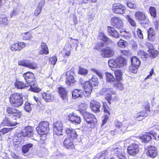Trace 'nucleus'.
<instances>
[{
    "label": "nucleus",
    "mask_w": 159,
    "mask_h": 159,
    "mask_svg": "<svg viewBox=\"0 0 159 159\" xmlns=\"http://www.w3.org/2000/svg\"><path fill=\"white\" fill-rule=\"evenodd\" d=\"M28 61L20 60L18 61V65L21 66H24L26 67Z\"/></svg>",
    "instance_id": "nucleus-58"
},
{
    "label": "nucleus",
    "mask_w": 159,
    "mask_h": 159,
    "mask_svg": "<svg viewBox=\"0 0 159 159\" xmlns=\"http://www.w3.org/2000/svg\"><path fill=\"white\" fill-rule=\"evenodd\" d=\"M21 113L16 109V111H14L12 115L16 118H19L21 116Z\"/></svg>",
    "instance_id": "nucleus-56"
},
{
    "label": "nucleus",
    "mask_w": 159,
    "mask_h": 159,
    "mask_svg": "<svg viewBox=\"0 0 159 159\" xmlns=\"http://www.w3.org/2000/svg\"><path fill=\"white\" fill-rule=\"evenodd\" d=\"M11 104L15 107H19L23 104V101L22 95L19 93L12 94L10 98Z\"/></svg>",
    "instance_id": "nucleus-2"
},
{
    "label": "nucleus",
    "mask_w": 159,
    "mask_h": 159,
    "mask_svg": "<svg viewBox=\"0 0 159 159\" xmlns=\"http://www.w3.org/2000/svg\"><path fill=\"white\" fill-rule=\"evenodd\" d=\"M147 155L152 158L155 157L158 154L156 148L152 146H149L146 148Z\"/></svg>",
    "instance_id": "nucleus-13"
},
{
    "label": "nucleus",
    "mask_w": 159,
    "mask_h": 159,
    "mask_svg": "<svg viewBox=\"0 0 159 159\" xmlns=\"http://www.w3.org/2000/svg\"><path fill=\"white\" fill-rule=\"evenodd\" d=\"M90 70L96 74L100 78H102L103 74L101 70L94 68H92L90 69Z\"/></svg>",
    "instance_id": "nucleus-34"
},
{
    "label": "nucleus",
    "mask_w": 159,
    "mask_h": 159,
    "mask_svg": "<svg viewBox=\"0 0 159 159\" xmlns=\"http://www.w3.org/2000/svg\"><path fill=\"white\" fill-rule=\"evenodd\" d=\"M83 94L84 92L82 90L75 89L72 93V97L73 99H76L82 97Z\"/></svg>",
    "instance_id": "nucleus-24"
},
{
    "label": "nucleus",
    "mask_w": 159,
    "mask_h": 159,
    "mask_svg": "<svg viewBox=\"0 0 159 159\" xmlns=\"http://www.w3.org/2000/svg\"><path fill=\"white\" fill-rule=\"evenodd\" d=\"M98 38L99 39L104 42L108 41L110 40L107 37L104 33L102 32L99 33Z\"/></svg>",
    "instance_id": "nucleus-42"
},
{
    "label": "nucleus",
    "mask_w": 159,
    "mask_h": 159,
    "mask_svg": "<svg viewBox=\"0 0 159 159\" xmlns=\"http://www.w3.org/2000/svg\"><path fill=\"white\" fill-rule=\"evenodd\" d=\"M147 45L150 46L149 48V52H151L152 56L154 58L156 57L158 54V51L156 50H154L153 45L151 44L150 43H148Z\"/></svg>",
    "instance_id": "nucleus-33"
},
{
    "label": "nucleus",
    "mask_w": 159,
    "mask_h": 159,
    "mask_svg": "<svg viewBox=\"0 0 159 159\" xmlns=\"http://www.w3.org/2000/svg\"><path fill=\"white\" fill-rule=\"evenodd\" d=\"M66 132L68 136L70 137L71 139H75L77 138V135L75 129L72 128H67L66 129Z\"/></svg>",
    "instance_id": "nucleus-26"
},
{
    "label": "nucleus",
    "mask_w": 159,
    "mask_h": 159,
    "mask_svg": "<svg viewBox=\"0 0 159 159\" xmlns=\"http://www.w3.org/2000/svg\"><path fill=\"white\" fill-rule=\"evenodd\" d=\"M146 113L145 111H140L137 113L135 117L136 119H138V118L141 117L142 118L140 119H137L138 120H141L143 119V117L146 116Z\"/></svg>",
    "instance_id": "nucleus-47"
},
{
    "label": "nucleus",
    "mask_w": 159,
    "mask_h": 159,
    "mask_svg": "<svg viewBox=\"0 0 159 159\" xmlns=\"http://www.w3.org/2000/svg\"><path fill=\"white\" fill-rule=\"evenodd\" d=\"M23 133L16 134L13 138V140L14 142H20L22 139H23L24 136L23 135Z\"/></svg>",
    "instance_id": "nucleus-38"
},
{
    "label": "nucleus",
    "mask_w": 159,
    "mask_h": 159,
    "mask_svg": "<svg viewBox=\"0 0 159 159\" xmlns=\"http://www.w3.org/2000/svg\"><path fill=\"white\" fill-rule=\"evenodd\" d=\"M149 10L151 16L154 19L156 18L157 16V12L155 8L151 6L150 7Z\"/></svg>",
    "instance_id": "nucleus-45"
},
{
    "label": "nucleus",
    "mask_w": 159,
    "mask_h": 159,
    "mask_svg": "<svg viewBox=\"0 0 159 159\" xmlns=\"http://www.w3.org/2000/svg\"><path fill=\"white\" fill-rule=\"evenodd\" d=\"M53 127L54 134L58 135H62L63 126L61 121H58L54 122Z\"/></svg>",
    "instance_id": "nucleus-8"
},
{
    "label": "nucleus",
    "mask_w": 159,
    "mask_h": 159,
    "mask_svg": "<svg viewBox=\"0 0 159 159\" xmlns=\"http://www.w3.org/2000/svg\"><path fill=\"white\" fill-rule=\"evenodd\" d=\"M126 42L122 39H120L117 42V45L118 47L124 48H125V43Z\"/></svg>",
    "instance_id": "nucleus-51"
},
{
    "label": "nucleus",
    "mask_w": 159,
    "mask_h": 159,
    "mask_svg": "<svg viewBox=\"0 0 159 159\" xmlns=\"http://www.w3.org/2000/svg\"><path fill=\"white\" fill-rule=\"evenodd\" d=\"M42 97L43 99L47 102H51L53 98L51 93L49 92L43 93Z\"/></svg>",
    "instance_id": "nucleus-28"
},
{
    "label": "nucleus",
    "mask_w": 159,
    "mask_h": 159,
    "mask_svg": "<svg viewBox=\"0 0 159 159\" xmlns=\"http://www.w3.org/2000/svg\"><path fill=\"white\" fill-rule=\"evenodd\" d=\"M12 128H4L2 129L1 131L0 132L3 134H5L12 129Z\"/></svg>",
    "instance_id": "nucleus-61"
},
{
    "label": "nucleus",
    "mask_w": 159,
    "mask_h": 159,
    "mask_svg": "<svg viewBox=\"0 0 159 159\" xmlns=\"http://www.w3.org/2000/svg\"><path fill=\"white\" fill-rule=\"evenodd\" d=\"M58 91L61 97L65 102L68 100V93L66 89L62 87H60L58 88Z\"/></svg>",
    "instance_id": "nucleus-18"
},
{
    "label": "nucleus",
    "mask_w": 159,
    "mask_h": 159,
    "mask_svg": "<svg viewBox=\"0 0 159 159\" xmlns=\"http://www.w3.org/2000/svg\"><path fill=\"white\" fill-rule=\"evenodd\" d=\"M26 67L35 70L38 68V65L36 62H30L28 61Z\"/></svg>",
    "instance_id": "nucleus-44"
},
{
    "label": "nucleus",
    "mask_w": 159,
    "mask_h": 159,
    "mask_svg": "<svg viewBox=\"0 0 159 159\" xmlns=\"http://www.w3.org/2000/svg\"><path fill=\"white\" fill-rule=\"evenodd\" d=\"M90 81H92V82L94 83H93V84L95 86H97L98 85V79L96 76H93V77L91 79Z\"/></svg>",
    "instance_id": "nucleus-52"
},
{
    "label": "nucleus",
    "mask_w": 159,
    "mask_h": 159,
    "mask_svg": "<svg viewBox=\"0 0 159 159\" xmlns=\"http://www.w3.org/2000/svg\"><path fill=\"white\" fill-rule=\"evenodd\" d=\"M106 76V80L107 82H112L115 81V78L113 75L109 73H105Z\"/></svg>",
    "instance_id": "nucleus-36"
},
{
    "label": "nucleus",
    "mask_w": 159,
    "mask_h": 159,
    "mask_svg": "<svg viewBox=\"0 0 159 159\" xmlns=\"http://www.w3.org/2000/svg\"><path fill=\"white\" fill-rule=\"evenodd\" d=\"M23 39L25 40H30L32 37L31 34L29 32L23 33L21 34Z\"/></svg>",
    "instance_id": "nucleus-40"
},
{
    "label": "nucleus",
    "mask_w": 159,
    "mask_h": 159,
    "mask_svg": "<svg viewBox=\"0 0 159 159\" xmlns=\"http://www.w3.org/2000/svg\"><path fill=\"white\" fill-rule=\"evenodd\" d=\"M116 126L122 132L126 131H128V128L130 126H132V123L128 122L127 121H124L122 122H117L116 124Z\"/></svg>",
    "instance_id": "nucleus-9"
},
{
    "label": "nucleus",
    "mask_w": 159,
    "mask_h": 159,
    "mask_svg": "<svg viewBox=\"0 0 159 159\" xmlns=\"http://www.w3.org/2000/svg\"><path fill=\"white\" fill-rule=\"evenodd\" d=\"M7 111L8 114L12 115L14 111H16V109L12 107H7Z\"/></svg>",
    "instance_id": "nucleus-55"
},
{
    "label": "nucleus",
    "mask_w": 159,
    "mask_h": 159,
    "mask_svg": "<svg viewBox=\"0 0 159 159\" xmlns=\"http://www.w3.org/2000/svg\"><path fill=\"white\" fill-rule=\"evenodd\" d=\"M34 80L32 79L31 81H28L26 82H27V84H28V86H30V89H31V88L33 87V86L35 85V82L33 81Z\"/></svg>",
    "instance_id": "nucleus-64"
},
{
    "label": "nucleus",
    "mask_w": 159,
    "mask_h": 159,
    "mask_svg": "<svg viewBox=\"0 0 159 159\" xmlns=\"http://www.w3.org/2000/svg\"><path fill=\"white\" fill-rule=\"evenodd\" d=\"M136 32L138 36L140 39H142L143 38V34L142 33V31L140 29H138Z\"/></svg>",
    "instance_id": "nucleus-62"
},
{
    "label": "nucleus",
    "mask_w": 159,
    "mask_h": 159,
    "mask_svg": "<svg viewBox=\"0 0 159 159\" xmlns=\"http://www.w3.org/2000/svg\"><path fill=\"white\" fill-rule=\"evenodd\" d=\"M31 104L28 102H25L24 104V109L27 112H30L31 110Z\"/></svg>",
    "instance_id": "nucleus-49"
},
{
    "label": "nucleus",
    "mask_w": 159,
    "mask_h": 159,
    "mask_svg": "<svg viewBox=\"0 0 159 159\" xmlns=\"http://www.w3.org/2000/svg\"><path fill=\"white\" fill-rule=\"evenodd\" d=\"M23 77H24L26 82L27 81H31L32 80H34V74L31 72H28L23 75Z\"/></svg>",
    "instance_id": "nucleus-30"
},
{
    "label": "nucleus",
    "mask_w": 159,
    "mask_h": 159,
    "mask_svg": "<svg viewBox=\"0 0 159 159\" xmlns=\"http://www.w3.org/2000/svg\"><path fill=\"white\" fill-rule=\"evenodd\" d=\"M15 87L19 89H23L25 87H27L28 85L24 84L23 82L20 81H16L15 83Z\"/></svg>",
    "instance_id": "nucleus-39"
},
{
    "label": "nucleus",
    "mask_w": 159,
    "mask_h": 159,
    "mask_svg": "<svg viewBox=\"0 0 159 159\" xmlns=\"http://www.w3.org/2000/svg\"><path fill=\"white\" fill-rule=\"evenodd\" d=\"M8 23V20L7 16L4 15L0 16V24H2L4 25H7Z\"/></svg>",
    "instance_id": "nucleus-37"
},
{
    "label": "nucleus",
    "mask_w": 159,
    "mask_h": 159,
    "mask_svg": "<svg viewBox=\"0 0 159 159\" xmlns=\"http://www.w3.org/2000/svg\"><path fill=\"white\" fill-rule=\"evenodd\" d=\"M41 49L39 51V53L40 55L43 54L47 55L49 53L48 48L46 44L44 43H42L41 44Z\"/></svg>",
    "instance_id": "nucleus-27"
},
{
    "label": "nucleus",
    "mask_w": 159,
    "mask_h": 159,
    "mask_svg": "<svg viewBox=\"0 0 159 159\" xmlns=\"http://www.w3.org/2000/svg\"><path fill=\"white\" fill-rule=\"evenodd\" d=\"M70 54V50H66L65 48L63 49V52L62 55L64 57H66V56L68 57Z\"/></svg>",
    "instance_id": "nucleus-59"
},
{
    "label": "nucleus",
    "mask_w": 159,
    "mask_h": 159,
    "mask_svg": "<svg viewBox=\"0 0 159 159\" xmlns=\"http://www.w3.org/2000/svg\"><path fill=\"white\" fill-rule=\"evenodd\" d=\"M25 46L26 44L25 43L20 42L12 44L10 47V49L12 51L14 52L20 51Z\"/></svg>",
    "instance_id": "nucleus-16"
},
{
    "label": "nucleus",
    "mask_w": 159,
    "mask_h": 159,
    "mask_svg": "<svg viewBox=\"0 0 159 159\" xmlns=\"http://www.w3.org/2000/svg\"><path fill=\"white\" fill-rule=\"evenodd\" d=\"M127 4L128 7L130 8L135 9L136 8V5L135 4H133L131 2H128Z\"/></svg>",
    "instance_id": "nucleus-63"
},
{
    "label": "nucleus",
    "mask_w": 159,
    "mask_h": 159,
    "mask_svg": "<svg viewBox=\"0 0 159 159\" xmlns=\"http://www.w3.org/2000/svg\"><path fill=\"white\" fill-rule=\"evenodd\" d=\"M66 83L68 85H71V84L75 82L74 76L75 75V72L73 70L68 71L66 74Z\"/></svg>",
    "instance_id": "nucleus-14"
},
{
    "label": "nucleus",
    "mask_w": 159,
    "mask_h": 159,
    "mask_svg": "<svg viewBox=\"0 0 159 159\" xmlns=\"http://www.w3.org/2000/svg\"><path fill=\"white\" fill-rule=\"evenodd\" d=\"M112 25L118 29L122 28L124 26L122 20L120 17L114 16L111 18Z\"/></svg>",
    "instance_id": "nucleus-12"
},
{
    "label": "nucleus",
    "mask_w": 159,
    "mask_h": 159,
    "mask_svg": "<svg viewBox=\"0 0 159 159\" xmlns=\"http://www.w3.org/2000/svg\"><path fill=\"white\" fill-rule=\"evenodd\" d=\"M112 11L115 13L118 14H124L126 11L125 7L120 3H115L113 5Z\"/></svg>",
    "instance_id": "nucleus-10"
},
{
    "label": "nucleus",
    "mask_w": 159,
    "mask_h": 159,
    "mask_svg": "<svg viewBox=\"0 0 159 159\" xmlns=\"http://www.w3.org/2000/svg\"><path fill=\"white\" fill-rule=\"evenodd\" d=\"M83 85L84 87L85 92L87 93V94L89 95L92 90V83L89 81H87Z\"/></svg>",
    "instance_id": "nucleus-22"
},
{
    "label": "nucleus",
    "mask_w": 159,
    "mask_h": 159,
    "mask_svg": "<svg viewBox=\"0 0 159 159\" xmlns=\"http://www.w3.org/2000/svg\"><path fill=\"white\" fill-rule=\"evenodd\" d=\"M112 153L113 152H111V151L110 152H109L108 151L107 154L105 153V154H103L101 156L99 157V158L102 156H105V157L104 158V159H115L114 157H111V155L109 156V155L110 154H112Z\"/></svg>",
    "instance_id": "nucleus-50"
},
{
    "label": "nucleus",
    "mask_w": 159,
    "mask_h": 159,
    "mask_svg": "<svg viewBox=\"0 0 159 159\" xmlns=\"http://www.w3.org/2000/svg\"><path fill=\"white\" fill-rule=\"evenodd\" d=\"M49 60L51 63L54 66L57 61V57L54 56L50 58Z\"/></svg>",
    "instance_id": "nucleus-57"
},
{
    "label": "nucleus",
    "mask_w": 159,
    "mask_h": 159,
    "mask_svg": "<svg viewBox=\"0 0 159 159\" xmlns=\"http://www.w3.org/2000/svg\"><path fill=\"white\" fill-rule=\"evenodd\" d=\"M139 151L138 145L132 143L129 146L127 149L128 152L130 155H134L138 153Z\"/></svg>",
    "instance_id": "nucleus-15"
},
{
    "label": "nucleus",
    "mask_w": 159,
    "mask_h": 159,
    "mask_svg": "<svg viewBox=\"0 0 159 159\" xmlns=\"http://www.w3.org/2000/svg\"><path fill=\"white\" fill-rule=\"evenodd\" d=\"M33 135V130L30 126L25 127L23 130V135L24 137H31Z\"/></svg>",
    "instance_id": "nucleus-21"
},
{
    "label": "nucleus",
    "mask_w": 159,
    "mask_h": 159,
    "mask_svg": "<svg viewBox=\"0 0 159 159\" xmlns=\"http://www.w3.org/2000/svg\"><path fill=\"white\" fill-rule=\"evenodd\" d=\"M116 77L115 80L120 81L122 80V73L121 70H116L114 72Z\"/></svg>",
    "instance_id": "nucleus-35"
},
{
    "label": "nucleus",
    "mask_w": 159,
    "mask_h": 159,
    "mask_svg": "<svg viewBox=\"0 0 159 159\" xmlns=\"http://www.w3.org/2000/svg\"><path fill=\"white\" fill-rule=\"evenodd\" d=\"M127 62L125 58L119 56L115 59H110L108 62L110 67L113 68H120L124 66Z\"/></svg>",
    "instance_id": "nucleus-3"
},
{
    "label": "nucleus",
    "mask_w": 159,
    "mask_h": 159,
    "mask_svg": "<svg viewBox=\"0 0 159 159\" xmlns=\"http://www.w3.org/2000/svg\"><path fill=\"white\" fill-rule=\"evenodd\" d=\"M103 111L105 113L109 115L110 113L108 110L109 107L106 103H103Z\"/></svg>",
    "instance_id": "nucleus-54"
},
{
    "label": "nucleus",
    "mask_w": 159,
    "mask_h": 159,
    "mask_svg": "<svg viewBox=\"0 0 159 159\" xmlns=\"http://www.w3.org/2000/svg\"><path fill=\"white\" fill-rule=\"evenodd\" d=\"M83 115L85 121L88 124H90L91 126L90 127L93 128L97 122V120L95 116L93 114L87 112H84Z\"/></svg>",
    "instance_id": "nucleus-4"
},
{
    "label": "nucleus",
    "mask_w": 159,
    "mask_h": 159,
    "mask_svg": "<svg viewBox=\"0 0 159 159\" xmlns=\"http://www.w3.org/2000/svg\"><path fill=\"white\" fill-rule=\"evenodd\" d=\"M42 10V8L41 7H38L36 10H35L34 13V15L36 16H37L40 13Z\"/></svg>",
    "instance_id": "nucleus-60"
},
{
    "label": "nucleus",
    "mask_w": 159,
    "mask_h": 159,
    "mask_svg": "<svg viewBox=\"0 0 159 159\" xmlns=\"http://www.w3.org/2000/svg\"><path fill=\"white\" fill-rule=\"evenodd\" d=\"M108 151L109 152L110 151L112 152L118 157L119 159H126L124 155V148L117 144L113 145L107 148V150H105L97 154L96 157L99 158L103 154H105V153L107 154Z\"/></svg>",
    "instance_id": "nucleus-1"
},
{
    "label": "nucleus",
    "mask_w": 159,
    "mask_h": 159,
    "mask_svg": "<svg viewBox=\"0 0 159 159\" xmlns=\"http://www.w3.org/2000/svg\"><path fill=\"white\" fill-rule=\"evenodd\" d=\"M114 84V86L115 88L121 90L123 89V84L120 81L115 80Z\"/></svg>",
    "instance_id": "nucleus-43"
},
{
    "label": "nucleus",
    "mask_w": 159,
    "mask_h": 159,
    "mask_svg": "<svg viewBox=\"0 0 159 159\" xmlns=\"http://www.w3.org/2000/svg\"><path fill=\"white\" fill-rule=\"evenodd\" d=\"M67 118L72 123L75 125L80 124L81 121L80 117L73 112L68 114L67 116Z\"/></svg>",
    "instance_id": "nucleus-11"
},
{
    "label": "nucleus",
    "mask_w": 159,
    "mask_h": 159,
    "mask_svg": "<svg viewBox=\"0 0 159 159\" xmlns=\"http://www.w3.org/2000/svg\"><path fill=\"white\" fill-rule=\"evenodd\" d=\"M33 144L32 143H29L23 146L22 149V152L25 156H28V154L26 153L29 151L30 148L33 147Z\"/></svg>",
    "instance_id": "nucleus-32"
},
{
    "label": "nucleus",
    "mask_w": 159,
    "mask_h": 159,
    "mask_svg": "<svg viewBox=\"0 0 159 159\" xmlns=\"http://www.w3.org/2000/svg\"><path fill=\"white\" fill-rule=\"evenodd\" d=\"M101 55L103 57H110L115 54L114 50L110 47H106L102 49L100 51Z\"/></svg>",
    "instance_id": "nucleus-7"
},
{
    "label": "nucleus",
    "mask_w": 159,
    "mask_h": 159,
    "mask_svg": "<svg viewBox=\"0 0 159 159\" xmlns=\"http://www.w3.org/2000/svg\"><path fill=\"white\" fill-rule=\"evenodd\" d=\"M148 38L151 41H153L155 39V32L153 29L150 28L148 31Z\"/></svg>",
    "instance_id": "nucleus-31"
},
{
    "label": "nucleus",
    "mask_w": 159,
    "mask_h": 159,
    "mask_svg": "<svg viewBox=\"0 0 159 159\" xmlns=\"http://www.w3.org/2000/svg\"><path fill=\"white\" fill-rule=\"evenodd\" d=\"M49 123L47 121H43L40 123L39 126L36 128V130L39 135H43L45 134V132H47L49 130Z\"/></svg>",
    "instance_id": "nucleus-5"
},
{
    "label": "nucleus",
    "mask_w": 159,
    "mask_h": 159,
    "mask_svg": "<svg viewBox=\"0 0 159 159\" xmlns=\"http://www.w3.org/2000/svg\"><path fill=\"white\" fill-rule=\"evenodd\" d=\"M134 16L135 19L139 21H143L145 20L147 18L145 13L141 11L136 12Z\"/></svg>",
    "instance_id": "nucleus-19"
},
{
    "label": "nucleus",
    "mask_w": 159,
    "mask_h": 159,
    "mask_svg": "<svg viewBox=\"0 0 159 159\" xmlns=\"http://www.w3.org/2000/svg\"><path fill=\"white\" fill-rule=\"evenodd\" d=\"M107 31L110 36L115 38L119 37V34L115 28L111 26H108Z\"/></svg>",
    "instance_id": "nucleus-20"
},
{
    "label": "nucleus",
    "mask_w": 159,
    "mask_h": 159,
    "mask_svg": "<svg viewBox=\"0 0 159 159\" xmlns=\"http://www.w3.org/2000/svg\"><path fill=\"white\" fill-rule=\"evenodd\" d=\"M138 56L142 58H146L148 57L149 55L146 52L143 50H139L138 52Z\"/></svg>",
    "instance_id": "nucleus-46"
},
{
    "label": "nucleus",
    "mask_w": 159,
    "mask_h": 159,
    "mask_svg": "<svg viewBox=\"0 0 159 159\" xmlns=\"http://www.w3.org/2000/svg\"><path fill=\"white\" fill-rule=\"evenodd\" d=\"M131 65L130 66V69L132 68L133 66L136 68H138L140 64V61L136 57H133L131 58Z\"/></svg>",
    "instance_id": "nucleus-25"
},
{
    "label": "nucleus",
    "mask_w": 159,
    "mask_h": 159,
    "mask_svg": "<svg viewBox=\"0 0 159 159\" xmlns=\"http://www.w3.org/2000/svg\"><path fill=\"white\" fill-rule=\"evenodd\" d=\"M102 91L106 94L105 97V98L107 101L108 102L111 104V101L113 100L111 93L113 95H115L116 92L111 88H104L102 89Z\"/></svg>",
    "instance_id": "nucleus-6"
},
{
    "label": "nucleus",
    "mask_w": 159,
    "mask_h": 159,
    "mask_svg": "<svg viewBox=\"0 0 159 159\" xmlns=\"http://www.w3.org/2000/svg\"><path fill=\"white\" fill-rule=\"evenodd\" d=\"M126 18L128 20L131 25L133 26H136V23L135 21L131 18L129 16H127Z\"/></svg>",
    "instance_id": "nucleus-53"
},
{
    "label": "nucleus",
    "mask_w": 159,
    "mask_h": 159,
    "mask_svg": "<svg viewBox=\"0 0 159 159\" xmlns=\"http://www.w3.org/2000/svg\"><path fill=\"white\" fill-rule=\"evenodd\" d=\"M16 122H12L9 120L7 118L5 117L3 120V121L1 124V125L3 126H14L16 125Z\"/></svg>",
    "instance_id": "nucleus-29"
},
{
    "label": "nucleus",
    "mask_w": 159,
    "mask_h": 159,
    "mask_svg": "<svg viewBox=\"0 0 159 159\" xmlns=\"http://www.w3.org/2000/svg\"><path fill=\"white\" fill-rule=\"evenodd\" d=\"M140 138L144 143L148 142L151 139V137L148 134H144L141 136Z\"/></svg>",
    "instance_id": "nucleus-41"
},
{
    "label": "nucleus",
    "mask_w": 159,
    "mask_h": 159,
    "mask_svg": "<svg viewBox=\"0 0 159 159\" xmlns=\"http://www.w3.org/2000/svg\"><path fill=\"white\" fill-rule=\"evenodd\" d=\"M72 139L70 138H66L64 142V146L68 149H71L74 148V146L72 143Z\"/></svg>",
    "instance_id": "nucleus-23"
},
{
    "label": "nucleus",
    "mask_w": 159,
    "mask_h": 159,
    "mask_svg": "<svg viewBox=\"0 0 159 159\" xmlns=\"http://www.w3.org/2000/svg\"><path fill=\"white\" fill-rule=\"evenodd\" d=\"M88 72V70L87 69L80 67L79 70V73L81 75H85Z\"/></svg>",
    "instance_id": "nucleus-48"
},
{
    "label": "nucleus",
    "mask_w": 159,
    "mask_h": 159,
    "mask_svg": "<svg viewBox=\"0 0 159 159\" xmlns=\"http://www.w3.org/2000/svg\"><path fill=\"white\" fill-rule=\"evenodd\" d=\"M90 107L92 110L94 112L100 111L101 104L99 102L94 100H92L90 102Z\"/></svg>",
    "instance_id": "nucleus-17"
}]
</instances>
